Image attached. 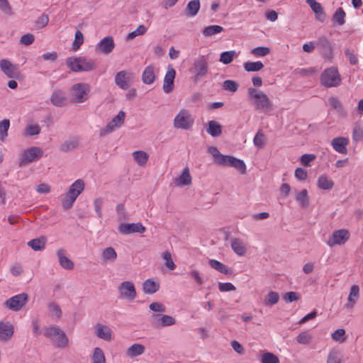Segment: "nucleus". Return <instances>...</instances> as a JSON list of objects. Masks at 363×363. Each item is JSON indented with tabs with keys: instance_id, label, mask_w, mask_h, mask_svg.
Returning a JSON list of instances; mask_svg holds the SVG:
<instances>
[{
	"instance_id": "obj_3",
	"label": "nucleus",
	"mask_w": 363,
	"mask_h": 363,
	"mask_svg": "<svg viewBox=\"0 0 363 363\" xmlns=\"http://www.w3.org/2000/svg\"><path fill=\"white\" fill-rule=\"evenodd\" d=\"M208 71V65L206 59L202 56L194 60L189 72L193 74L191 79L194 82H197L206 77Z\"/></svg>"
},
{
	"instance_id": "obj_59",
	"label": "nucleus",
	"mask_w": 363,
	"mask_h": 363,
	"mask_svg": "<svg viewBox=\"0 0 363 363\" xmlns=\"http://www.w3.org/2000/svg\"><path fill=\"white\" fill-rule=\"evenodd\" d=\"M40 127L35 125H28L26 128V134L28 136H35L40 133Z\"/></svg>"
},
{
	"instance_id": "obj_30",
	"label": "nucleus",
	"mask_w": 363,
	"mask_h": 363,
	"mask_svg": "<svg viewBox=\"0 0 363 363\" xmlns=\"http://www.w3.org/2000/svg\"><path fill=\"white\" fill-rule=\"evenodd\" d=\"M50 101L56 106H64L66 101V97L64 92L61 90L54 91L50 97Z\"/></svg>"
},
{
	"instance_id": "obj_62",
	"label": "nucleus",
	"mask_w": 363,
	"mask_h": 363,
	"mask_svg": "<svg viewBox=\"0 0 363 363\" xmlns=\"http://www.w3.org/2000/svg\"><path fill=\"white\" fill-rule=\"evenodd\" d=\"M300 296L295 291H290L286 293L283 296V299L286 303H291L299 300Z\"/></svg>"
},
{
	"instance_id": "obj_17",
	"label": "nucleus",
	"mask_w": 363,
	"mask_h": 363,
	"mask_svg": "<svg viewBox=\"0 0 363 363\" xmlns=\"http://www.w3.org/2000/svg\"><path fill=\"white\" fill-rule=\"evenodd\" d=\"M176 72L172 65H169L167 67V71L164 76V84H163V91L168 94L170 93L173 90L174 86V80L175 78Z\"/></svg>"
},
{
	"instance_id": "obj_14",
	"label": "nucleus",
	"mask_w": 363,
	"mask_h": 363,
	"mask_svg": "<svg viewBox=\"0 0 363 363\" xmlns=\"http://www.w3.org/2000/svg\"><path fill=\"white\" fill-rule=\"evenodd\" d=\"M349 238L350 233L348 230L345 229L335 230L331 238L328 240V245L330 247L335 245H342L348 240Z\"/></svg>"
},
{
	"instance_id": "obj_19",
	"label": "nucleus",
	"mask_w": 363,
	"mask_h": 363,
	"mask_svg": "<svg viewBox=\"0 0 363 363\" xmlns=\"http://www.w3.org/2000/svg\"><path fill=\"white\" fill-rule=\"evenodd\" d=\"M306 2L315 13L316 19L320 22H323L326 18V14L322 5L316 1V0H306Z\"/></svg>"
},
{
	"instance_id": "obj_27",
	"label": "nucleus",
	"mask_w": 363,
	"mask_h": 363,
	"mask_svg": "<svg viewBox=\"0 0 363 363\" xmlns=\"http://www.w3.org/2000/svg\"><path fill=\"white\" fill-rule=\"evenodd\" d=\"M208 264L210 267L218 272L224 274L225 275H231L233 274V270L227 267L226 265L223 264L220 262L216 260V259H210L208 261Z\"/></svg>"
},
{
	"instance_id": "obj_31",
	"label": "nucleus",
	"mask_w": 363,
	"mask_h": 363,
	"mask_svg": "<svg viewBox=\"0 0 363 363\" xmlns=\"http://www.w3.org/2000/svg\"><path fill=\"white\" fill-rule=\"evenodd\" d=\"M78 62L80 63V66L82 67V72H89L96 67L94 60L85 57H78Z\"/></svg>"
},
{
	"instance_id": "obj_11",
	"label": "nucleus",
	"mask_w": 363,
	"mask_h": 363,
	"mask_svg": "<svg viewBox=\"0 0 363 363\" xmlns=\"http://www.w3.org/2000/svg\"><path fill=\"white\" fill-rule=\"evenodd\" d=\"M0 69L7 77L16 79H19L21 75L20 70L9 60L2 59L0 60Z\"/></svg>"
},
{
	"instance_id": "obj_34",
	"label": "nucleus",
	"mask_w": 363,
	"mask_h": 363,
	"mask_svg": "<svg viewBox=\"0 0 363 363\" xmlns=\"http://www.w3.org/2000/svg\"><path fill=\"white\" fill-rule=\"evenodd\" d=\"M296 200L301 207L308 208L309 206V196L308 195L307 189H304L296 195Z\"/></svg>"
},
{
	"instance_id": "obj_25",
	"label": "nucleus",
	"mask_w": 363,
	"mask_h": 363,
	"mask_svg": "<svg viewBox=\"0 0 363 363\" xmlns=\"http://www.w3.org/2000/svg\"><path fill=\"white\" fill-rule=\"evenodd\" d=\"M129 77L127 76L126 71H120L115 76L116 84L122 89H128L130 86L128 84Z\"/></svg>"
},
{
	"instance_id": "obj_61",
	"label": "nucleus",
	"mask_w": 363,
	"mask_h": 363,
	"mask_svg": "<svg viewBox=\"0 0 363 363\" xmlns=\"http://www.w3.org/2000/svg\"><path fill=\"white\" fill-rule=\"evenodd\" d=\"M163 259L165 261V266L169 270H174L176 268V265L171 257V253L168 251H166L163 254Z\"/></svg>"
},
{
	"instance_id": "obj_41",
	"label": "nucleus",
	"mask_w": 363,
	"mask_h": 363,
	"mask_svg": "<svg viewBox=\"0 0 363 363\" xmlns=\"http://www.w3.org/2000/svg\"><path fill=\"white\" fill-rule=\"evenodd\" d=\"M346 13L342 8H338L333 15L332 20L338 26H342L345 23Z\"/></svg>"
},
{
	"instance_id": "obj_2",
	"label": "nucleus",
	"mask_w": 363,
	"mask_h": 363,
	"mask_svg": "<svg viewBox=\"0 0 363 363\" xmlns=\"http://www.w3.org/2000/svg\"><path fill=\"white\" fill-rule=\"evenodd\" d=\"M249 98L253 100L256 110L266 111L272 110V103L269 97L261 90L255 88H248Z\"/></svg>"
},
{
	"instance_id": "obj_1",
	"label": "nucleus",
	"mask_w": 363,
	"mask_h": 363,
	"mask_svg": "<svg viewBox=\"0 0 363 363\" xmlns=\"http://www.w3.org/2000/svg\"><path fill=\"white\" fill-rule=\"evenodd\" d=\"M208 152L212 155L216 164L221 166L234 167L242 174L246 173V165L243 160L230 155H224L219 152L216 147L214 146L209 147L208 148Z\"/></svg>"
},
{
	"instance_id": "obj_16",
	"label": "nucleus",
	"mask_w": 363,
	"mask_h": 363,
	"mask_svg": "<svg viewBox=\"0 0 363 363\" xmlns=\"http://www.w3.org/2000/svg\"><path fill=\"white\" fill-rule=\"evenodd\" d=\"M114 48L115 43L111 36L102 38L96 45V50L104 55L111 53Z\"/></svg>"
},
{
	"instance_id": "obj_32",
	"label": "nucleus",
	"mask_w": 363,
	"mask_h": 363,
	"mask_svg": "<svg viewBox=\"0 0 363 363\" xmlns=\"http://www.w3.org/2000/svg\"><path fill=\"white\" fill-rule=\"evenodd\" d=\"M208 126L206 128V132L212 137L216 138L222 133L221 125L216 121H210L208 122Z\"/></svg>"
},
{
	"instance_id": "obj_7",
	"label": "nucleus",
	"mask_w": 363,
	"mask_h": 363,
	"mask_svg": "<svg viewBox=\"0 0 363 363\" xmlns=\"http://www.w3.org/2000/svg\"><path fill=\"white\" fill-rule=\"evenodd\" d=\"M28 300V294L21 293L7 299L4 305L13 311H18L26 304Z\"/></svg>"
},
{
	"instance_id": "obj_35",
	"label": "nucleus",
	"mask_w": 363,
	"mask_h": 363,
	"mask_svg": "<svg viewBox=\"0 0 363 363\" xmlns=\"http://www.w3.org/2000/svg\"><path fill=\"white\" fill-rule=\"evenodd\" d=\"M46 244V238L42 236L35 238L28 242V245L35 251H40L45 248Z\"/></svg>"
},
{
	"instance_id": "obj_39",
	"label": "nucleus",
	"mask_w": 363,
	"mask_h": 363,
	"mask_svg": "<svg viewBox=\"0 0 363 363\" xmlns=\"http://www.w3.org/2000/svg\"><path fill=\"white\" fill-rule=\"evenodd\" d=\"M191 183V177L189 173V169L186 167L184 169L182 174L176 180V184L178 186H186Z\"/></svg>"
},
{
	"instance_id": "obj_63",
	"label": "nucleus",
	"mask_w": 363,
	"mask_h": 363,
	"mask_svg": "<svg viewBox=\"0 0 363 363\" xmlns=\"http://www.w3.org/2000/svg\"><path fill=\"white\" fill-rule=\"evenodd\" d=\"M48 16L46 14H43L35 21V28L38 29L43 28L48 25Z\"/></svg>"
},
{
	"instance_id": "obj_24",
	"label": "nucleus",
	"mask_w": 363,
	"mask_h": 363,
	"mask_svg": "<svg viewBox=\"0 0 363 363\" xmlns=\"http://www.w3.org/2000/svg\"><path fill=\"white\" fill-rule=\"evenodd\" d=\"M359 297V287L357 285H352L350 288L349 296L347 298V303L345 307L352 308Z\"/></svg>"
},
{
	"instance_id": "obj_48",
	"label": "nucleus",
	"mask_w": 363,
	"mask_h": 363,
	"mask_svg": "<svg viewBox=\"0 0 363 363\" xmlns=\"http://www.w3.org/2000/svg\"><path fill=\"white\" fill-rule=\"evenodd\" d=\"M62 332L58 326H51L46 329L44 333L45 337L51 339L52 341Z\"/></svg>"
},
{
	"instance_id": "obj_64",
	"label": "nucleus",
	"mask_w": 363,
	"mask_h": 363,
	"mask_svg": "<svg viewBox=\"0 0 363 363\" xmlns=\"http://www.w3.org/2000/svg\"><path fill=\"white\" fill-rule=\"evenodd\" d=\"M253 142L257 147H262L264 144V135L260 130L258 131L254 138Z\"/></svg>"
},
{
	"instance_id": "obj_46",
	"label": "nucleus",
	"mask_w": 363,
	"mask_h": 363,
	"mask_svg": "<svg viewBox=\"0 0 363 363\" xmlns=\"http://www.w3.org/2000/svg\"><path fill=\"white\" fill-rule=\"evenodd\" d=\"M56 347L64 348L67 346L69 340L66 334L62 331L53 341Z\"/></svg>"
},
{
	"instance_id": "obj_38",
	"label": "nucleus",
	"mask_w": 363,
	"mask_h": 363,
	"mask_svg": "<svg viewBox=\"0 0 363 363\" xmlns=\"http://www.w3.org/2000/svg\"><path fill=\"white\" fill-rule=\"evenodd\" d=\"M145 352V347L140 344H133L127 350L126 354L130 357H135Z\"/></svg>"
},
{
	"instance_id": "obj_45",
	"label": "nucleus",
	"mask_w": 363,
	"mask_h": 363,
	"mask_svg": "<svg viewBox=\"0 0 363 363\" xmlns=\"http://www.w3.org/2000/svg\"><path fill=\"white\" fill-rule=\"evenodd\" d=\"M245 69L247 72H257L264 67V65L262 62H246L243 65Z\"/></svg>"
},
{
	"instance_id": "obj_4",
	"label": "nucleus",
	"mask_w": 363,
	"mask_h": 363,
	"mask_svg": "<svg viewBox=\"0 0 363 363\" xmlns=\"http://www.w3.org/2000/svg\"><path fill=\"white\" fill-rule=\"evenodd\" d=\"M340 82L341 78L336 67L328 68L321 74V83L326 87L337 86Z\"/></svg>"
},
{
	"instance_id": "obj_36",
	"label": "nucleus",
	"mask_w": 363,
	"mask_h": 363,
	"mask_svg": "<svg viewBox=\"0 0 363 363\" xmlns=\"http://www.w3.org/2000/svg\"><path fill=\"white\" fill-rule=\"evenodd\" d=\"M133 156L134 160L140 167L145 166V164L147 163L148 158H149L148 154L142 150H137V151L133 152Z\"/></svg>"
},
{
	"instance_id": "obj_50",
	"label": "nucleus",
	"mask_w": 363,
	"mask_h": 363,
	"mask_svg": "<svg viewBox=\"0 0 363 363\" xmlns=\"http://www.w3.org/2000/svg\"><path fill=\"white\" fill-rule=\"evenodd\" d=\"M313 339V336L308 331H303L298 334L296 337V340L299 344L308 345Z\"/></svg>"
},
{
	"instance_id": "obj_8",
	"label": "nucleus",
	"mask_w": 363,
	"mask_h": 363,
	"mask_svg": "<svg viewBox=\"0 0 363 363\" xmlns=\"http://www.w3.org/2000/svg\"><path fill=\"white\" fill-rule=\"evenodd\" d=\"M120 298L129 301L134 300L137 296V292L134 284L130 281H125L120 284L118 287Z\"/></svg>"
},
{
	"instance_id": "obj_29",
	"label": "nucleus",
	"mask_w": 363,
	"mask_h": 363,
	"mask_svg": "<svg viewBox=\"0 0 363 363\" xmlns=\"http://www.w3.org/2000/svg\"><path fill=\"white\" fill-rule=\"evenodd\" d=\"M231 247L239 256L244 255L247 251L244 242L240 238H233L231 240Z\"/></svg>"
},
{
	"instance_id": "obj_40",
	"label": "nucleus",
	"mask_w": 363,
	"mask_h": 363,
	"mask_svg": "<svg viewBox=\"0 0 363 363\" xmlns=\"http://www.w3.org/2000/svg\"><path fill=\"white\" fill-rule=\"evenodd\" d=\"M78 146V140L77 139H68L65 140L60 145V150L62 152H67Z\"/></svg>"
},
{
	"instance_id": "obj_26",
	"label": "nucleus",
	"mask_w": 363,
	"mask_h": 363,
	"mask_svg": "<svg viewBox=\"0 0 363 363\" xmlns=\"http://www.w3.org/2000/svg\"><path fill=\"white\" fill-rule=\"evenodd\" d=\"M84 189V181L82 179H77L69 186L67 194L77 199L78 196L83 191Z\"/></svg>"
},
{
	"instance_id": "obj_21",
	"label": "nucleus",
	"mask_w": 363,
	"mask_h": 363,
	"mask_svg": "<svg viewBox=\"0 0 363 363\" xmlns=\"http://www.w3.org/2000/svg\"><path fill=\"white\" fill-rule=\"evenodd\" d=\"M96 335L98 337L105 341H111L112 339L111 329L101 323H97L96 325Z\"/></svg>"
},
{
	"instance_id": "obj_55",
	"label": "nucleus",
	"mask_w": 363,
	"mask_h": 363,
	"mask_svg": "<svg viewBox=\"0 0 363 363\" xmlns=\"http://www.w3.org/2000/svg\"><path fill=\"white\" fill-rule=\"evenodd\" d=\"M238 87L239 84L233 80L227 79L224 81L223 83V88L225 90L231 92H235L238 90Z\"/></svg>"
},
{
	"instance_id": "obj_44",
	"label": "nucleus",
	"mask_w": 363,
	"mask_h": 363,
	"mask_svg": "<svg viewBox=\"0 0 363 363\" xmlns=\"http://www.w3.org/2000/svg\"><path fill=\"white\" fill-rule=\"evenodd\" d=\"M235 57H237V53L235 50L225 51L220 54L219 60L224 65H228Z\"/></svg>"
},
{
	"instance_id": "obj_54",
	"label": "nucleus",
	"mask_w": 363,
	"mask_h": 363,
	"mask_svg": "<svg viewBox=\"0 0 363 363\" xmlns=\"http://www.w3.org/2000/svg\"><path fill=\"white\" fill-rule=\"evenodd\" d=\"M93 363H105L104 354L99 347H96L94 350Z\"/></svg>"
},
{
	"instance_id": "obj_43",
	"label": "nucleus",
	"mask_w": 363,
	"mask_h": 363,
	"mask_svg": "<svg viewBox=\"0 0 363 363\" xmlns=\"http://www.w3.org/2000/svg\"><path fill=\"white\" fill-rule=\"evenodd\" d=\"M67 66L74 72H82V67L78 62V57H70L66 60Z\"/></svg>"
},
{
	"instance_id": "obj_13",
	"label": "nucleus",
	"mask_w": 363,
	"mask_h": 363,
	"mask_svg": "<svg viewBox=\"0 0 363 363\" xmlns=\"http://www.w3.org/2000/svg\"><path fill=\"white\" fill-rule=\"evenodd\" d=\"M125 113L123 111H120L118 115L109 122L106 126L101 130L100 135L101 137L113 132L116 128H119L124 123Z\"/></svg>"
},
{
	"instance_id": "obj_52",
	"label": "nucleus",
	"mask_w": 363,
	"mask_h": 363,
	"mask_svg": "<svg viewBox=\"0 0 363 363\" xmlns=\"http://www.w3.org/2000/svg\"><path fill=\"white\" fill-rule=\"evenodd\" d=\"M279 300V296L277 292L270 291L267 295L264 300V304L266 306H272L276 303Z\"/></svg>"
},
{
	"instance_id": "obj_18",
	"label": "nucleus",
	"mask_w": 363,
	"mask_h": 363,
	"mask_svg": "<svg viewBox=\"0 0 363 363\" xmlns=\"http://www.w3.org/2000/svg\"><path fill=\"white\" fill-rule=\"evenodd\" d=\"M14 328L10 322L0 321V340L8 341L13 335Z\"/></svg>"
},
{
	"instance_id": "obj_15",
	"label": "nucleus",
	"mask_w": 363,
	"mask_h": 363,
	"mask_svg": "<svg viewBox=\"0 0 363 363\" xmlns=\"http://www.w3.org/2000/svg\"><path fill=\"white\" fill-rule=\"evenodd\" d=\"M146 228L140 223H121L118 226V231L123 235H128L133 233H143Z\"/></svg>"
},
{
	"instance_id": "obj_37",
	"label": "nucleus",
	"mask_w": 363,
	"mask_h": 363,
	"mask_svg": "<svg viewBox=\"0 0 363 363\" xmlns=\"http://www.w3.org/2000/svg\"><path fill=\"white\" fill-rule=\"evenodd\" d=\"M334 186V182L328 179V177L324 174L320 175L318 179V186L323 190L331 189Z\"/></svg>"
},
{
	"instance_id": "obj_10",
	"label": "nucleus",
	"mask_w": 363,
	"mask_h": 363,
	"mask_svg": "<svg viewBox=\"0 0 363 363\" xmlns=\"http://www.w3.org/2000/svg\"><path fill=\"white\" fill-rule=\"evenodd\" d=\"M322 57L326 60H331L333 58V47L329 40L325 37H320L315 43Z\"/></svg>"
},
{
	"instance_id": "obj_47",
	"label": "nucleus",
	"mask_w": 363,
	"mask_h": 363,
	"mask_svg": "<svg viewBox=\"0 0 363 363\" xmlns=\"http://www.w3.org/2000/svg\"><path fill=\"white\" fill-rule=\"evenodd\" d=\"M223 30L220 26L213 25L206 27L203 30V35L208 37L220 33Z\"/></svg>"
},
{
	"instance_id": "obj_56",
	"label": "nucleus",
	"mask_w": 363,
	"mask_h": 363,
	"mask_svg": "<svg viewBox=\"0 0 363 363\" xmlns=\"http://www.w3.org/2000/svg\"><path fill=\"white\" fill-rule=\"evenodd\" d=\"M262 363H279V358L271 352H265L262 357Z\"/></svg>"
},
{
	"instance_id": "obj_9",
	"label": "nucleus",
	"mask_w": 363,
	"mask_h": 363,
	"mask_svg": "<svg viewBox=\"0 0 363 363\" xmlns=\"http://www.w3.org/2000/svg\"><path fill=\"white\" fill-rule=\"evenodd\" d=\"M89 86L85 83H78L72 86V95L74 101L77 103H83L88 99Z\"/></svg>"
},
{
	"instance_id": "obj_12",
	"label": "nucleus",
	"mask_w": 363,
	"mask_h": 363,
	"mask_svg": "<svg viewBox=\"0 0 363 363\" xmlns=\"http://www.w3.org/2000/svg\"><path fill=\"white\" fill-rule=\"evenodd\" d=\"M150 323L155 328H161L173 325L176 323V320L171 315L155 313L150 317Z\"/></svg>"
},
{
	"instance_id": "obj_23",
	"label": "nucleus",
	"mask_w": 363,
	"mask_h": 363,
	"mask_svg": "<svg viewBox=\"0 0 363 363\" xmlns=\"http://www.w3.org/2000/svg\"><path fill=\"white\" fill-rule=\"evenodd\" d=\"M160 289V283L153 279H147L143 283V290L146 294H153Z\"/></svg>"
},
{
	"instance_id": "obj_49",
	"label": "nucleus",
	"mask_w": 363,
	"mask_h": 363,
	"mask_svg": "<svg viewBox=\"0 0 363 363\" xmlns=\"http://www.w3.org/2000/svg\"><path fill=\"white\" fill-rule=\"evenodd\" d=\"M10 126V121L9 119H4L0 122V140L4 141L8 135V130Z\"/></svg>"
},
{
	"instance_id": "obj_5",
	"label": "nucleus",
	"mask_w": 363,
	"mask_h": 363,
	"mask_svg": "<svg viewBox=\"0 0 363 363\" xmlns=\"http://www.w3.org/2000/svg\"><path fill=\"white\" fill-rule=\"evenodd\" d=\"M194 124V118L189 111L182 109L175 116L174 126L177 129L189 130Z\"/></svg>"
},
{
	"instance_id": "obj_28",
	"label": "nucleus",
	"mask_w": 363,
	"mask_h": 363,
	"mask_svg": "<svg viewBox=\"0 0 363 363\" xmlns=\"http://www.w3.org/2000/svg\"><path fill=\"white\" fill-rule=\"evenodd\" d=\"M143 82L145 84H151L155 80V74L154 72V66L152 65H148L143 72L142 75Z\"/></svg>"
},
{
	"instance_id": "obj_57",
	"label": "nucleus",
	"mask_w": 363,
	"mask_h": 363,
	"mask_svg": "<svg viewBox=\"0 0 363 363\" xmlns=\"http://www.w3.org/2000/svg\"><path fill=\"white\" fill-rule=\"evenodd\" d=\"M327 363H342L341 354L336 350L331 351L328 356Z\"/></svg>"
},
{
	"instance_id": "obj_20",
	"label": "nucleus",
	"mask_w": 363,
	"mask_h": 363,
	"mask_svg": "<svg viewBox=\"0 0 363 363\" xmlns=\"http://www.w3.org/2000/svg\"><path fill=\"white\" fill-rule=\"evenodd\" d=\"M57 256L61 267L67 270H72L74 268V262L66 256L65 250L64 249H58L57 250Z\"/></svg>"
},
{
	"instance_id": "obj_53",
	"label": "nucleus",
	"mask_w": 363,
	"mask_h": 363,
	"mask_svg": "<svg viewBox=\"0 0 363 363\" xmlns=\"http://www.w3.org/2000/svg\"><path fill=\"white\" fill-rule=\"evenodd\" d=\"M147 31V28L144 25H140L136 30L130 32L126 37V40L129 41L133 40L138 35L145 34Z\"/></svg>"
},
{
	"instance_id": "obj_58",
	"label": "nucleus",
	"mask_w": 363,
	"mask_h": 363,
	"mask_svg": "<svg viewBox=\"0 0 363 363\" xmlns=\"http://www.w3.org/2000/svg\"><path fill=\"white\" fill-rule=\"evenodd\" d=\"M270 52L267 47H257L251 50V54L257 57H264Z\"/></svg>"
},
{
	"instance_id": "obj_51",
	"label": "nucleus",
	"mask_w": 363,
	"mask_h": 363,
	"mask_svg": "<svg viewBox=\"0 0 363 363\" xmlns=\"http://www.w3.org/2000/svg\"><path fill=\"white\" fill-rule=\"evenodd\" d=\"M84 43V35L80 30H77L74 34V40L72 43V50H77Z\"/></svg>"
},
{
	"instance_id": "obj_22",
	"label": "nucleus",
	"mask_w": 363,
	"mask_h": 363,
	"mask_svg": "<svg viewBox=\"0 0 363 363\" xmlns=\"http://www.w3.org/2000/svg\"><path fill=\"white\" fill-rule=\"evenodd\" d=\"M348 144V140L345 138H335L332 142L331 145L334 150L339 153L346 154L347 152L346 146Z\"/></svg>"
},
{
	"instance_id": "obj_42",
	"label": "nucleus",
	"mask_w": 363,
	"mask_h": 363,
	"mask_svg": "<svg viewBox=\"0 0 363 363\" xmlns=\"http://www.w3.org/2000/svg\"><path fill=\"white\" fill-rule=\"evenodd\" d=\"M102 258L104 262H114L117 258V253L113 247H108L104 250Z\"/></svg>"
},
{
	"instance_id": "obj_60",
	"label": "nucleus",
	"mask_w": 363,
	"mask_h": 363,
	"mask_svg": "<svg viewBox=\"0 0 363 363\" xmlns=\"http://www.w3.org/2000/svg\"><path fill=\"white\" fill-rule=\"evenodd\" d=\"M0 10L6 15L11 16L13 13L8 0H0Z\"/></svg>"
},
{
	"instance_id": "obj_33",
	"label": "nucleus",
	"mask_w": 363,
	"mask_h": 363,
	"mask_svg": "<svg viewBox=\"0 0 363 363\" xmlns=\"http://www.w3.org/2000/svg\"><path fill=\"white\" fill-rule=\"evenodd\" d=\"M199 9L200 1L191 0L187 4L186 8V15L187 16L194 17L198 13Z\"/></svg>"
},
{
	"instance_id": "obj_6",
	"label": "nucleus",
	"mask_w": 363,
	"mask_h": 363,
	"mask_svg": "<svg viewBox=\"0 0 363 363\" xmlns=\"http://www.w3.org/2000/svg\"><path fill=\"white\" fill-rule=\"evenodd\" d=\"M43 155L42 149L39 147H32L23 151L18 165L20 167L26 166L35 160H39Z\"/></svg>"
}]
</instances>
